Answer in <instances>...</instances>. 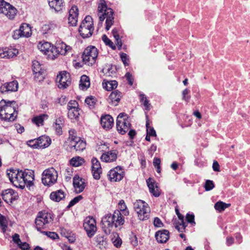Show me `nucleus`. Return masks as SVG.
<instances>
[{"label": "nucleus", "mask_w": 250, "mask_h": 250, "mask_svg": "<svg viewBox=\"0 0 250 250\" xmlns=\"http://www.w3.org/2000/svg\"><path fill=\"white\" fill-rule=\"evenodd\" d=\"M12 37L15 40H18L20 38L22 37V36L21 35V32L20 31L19 29H16L13 31Z\"/></svg>", "instance_id": "64"}, {"label": "nucleus", "mask_w": 250, "mask_h": 250, "mask_svg": "<svg viewBox=\"0 0 250 250\" xmlns=\"http://www.w3.org/2000/svg\"><path fill=\"white\" fill-rule=\"evenodd\" d=\"M175 212L178 216V219H176L173 221V225L179 232H185L187 224L184 221V216L180 213L177 207L175 208Z\"/></svg>", "instance_id": "15"}, {"label": "nucleus", "mask_w": 250, "mask_h": 250, "mask_svg": "<svg viewBox=\"0 0 250 250\" xmlns=\"http://www.w3.org/2000/svg\"><path fill=\"white\" fill-rule=\"evenodd\" d=\"M204 188L206 191H209L212 189L214 188L213 182L210 180H207L205 184Z\"/></svg>", "instance_id": "57"}, {"label": "nucleus", "mask_w": 250, "mask_h": 250, "mask_svg": "<svg viewBox=\"0 0 250 250\" xmlns=\"http://www.w3.org/2000/svg\"><path fill=\"white\" fill-rule=\"evenodd\" d=\"M58 179V172L53 167L45 169L42 173V183L45 186L50 187L55 184Z\"/></svg>", "instance_id": "10"}, {"label": "nucleus", "mask_w": 250, "mask_h": 250, "mask_svg": "<svg viewBox=\"0 0 250 250\" xmlns=\"http://www.w3.org/2000/svg\"><path fill=\"white\" fill-rule=\"evenodd\" d=\"M146 133L152 137H156L157 134L155 129L152 126L149 125V121L147 115H146Z\"/></svg>", "instance_id": "46"}, {"label": "nucleus", "mask_w": 250, "mask_h": 250, "mask_svg": "<svg viewBox=\"0 0 250 250\" xmlns=\"http://www.w3.org/2000/svg\"><path fill=\"white\" fill-rule=\"evenodd\" d=\"M118 85V82L116 81L112 80L105 81L104 80L103 82V87L107 91H111L115 89Z\"/></svg>", "instance_id": "37"}, {"label": "nucleus", "mask_w": 250, "mask_h": 250, "mask_svg": "<svg viewBox=\"0 0 250 250\" xmlns=\"http://www.w3.org/2000/svg\"><path fill=\"white\" fill-rule=\"evenodd\" d=\"M83 196L82 195H78L75 198H74L72 200H71L68 205L67 206V208H70L75 205L76 204L78 203L81 200L83 199Z\"/></svg>", "instance_id": "56"}, {"label": "nucleus", "mask_w": 250, "mask_h": 250, "mask_svg": "<svg viewBox=\"0 0 250 250\" xmlns=\"http://www.w3.org/2000/svg\"><path fill=\"white\" fill-rule=\"evenodd\" d=\"M122 97V94L121 92L117 90H114L111 93L108 97V103L112 105L117 106Z\"/></svg>", "instance_id": "26"}, {"label": "nucleus", "mask_w": 250, "mask_h": 250, "mask_svg": "<svg viewBox=\"0 0 250 250\" xmlns=\"http://www.w3.org/2000/svg\"><path fill=\"white\" fill-rule=\"evenodd\" d=\"M58 51H58L55 46L51 45V47L48 51V52L46 54L48 59L52 60L55 59L59 55Z\"/></svg>", "instance_id": "40"}, {"label": "nucleus", "mask_w": 250, "mask_h": 250, "mask_svg": "<svg viewBox=\"0 0 250 250\" xmlns=\"http://www.w3.org/2000/svg\"><path fill=\"white\" fill-rule=\"evenodd\" d=\"M12 239L13 242L16 243L18 246L21 245V244H22L23 242H22L20 238V235L17 234L15 233L14 235L12 236Z\"/></svg>", "instance_id": "63"}, {"label": "nucleus", "mask_w": 250, "mask_h": 250, "mask_svg": "<svg viewBox=\"0 0 250 250\" xmlns=\"http://www.w3.org/2000/svg\"><path fill=\"white\" fill-rule=\"evenodd\" d=\"M51 43L48 42H40L38 45V48L42 52L46 55L48 51L51 47Z\"/></svg>", "instance_id": "43"}, {"label": "nucleus", "mask_w": 250, "mask_h": 250, "mask_svg": "<svg viewBox=\"0 0 250 250\" xmlns=\"http://www.w3.org/2000/svg\"><path fill=\"white\" fill-rule=\"evenodd\" d=\"M189 90L187 88L184 89L182 92L183 100L187 102H188L190 99V96L189 95Z\"/></svg>", "instance_id": "61"}, {"label": "nucleus", "mask_w": 250, "mask_h": 250, "mask_svg": "<svg viewBox=\"0 0 250 250\" xmlns=\"http://www.w3.org/2000/svg\"><path fill=\"white\" fill-rule=\"evenodd\" d=\"M92 172L93 178L95 180H99L101 178V174L102 172V168L97 169L92 168Z\"/></svg>", "instance_id": "54"}, {"label": "nucleus", "mask_w": 250, "mask_h": 250, "mask_svg": "<svg viewBox=\"0 0 250 250\" xmlns=\"http://www.w3.org/2000/svg\"><path fill=\"white\" fill-rule=\"evenodd\" d=\"M66 194L62 189L52 191L49 196L50 199L55 202H59L65 198Z\"/></svg>", "instance_id": "28"}, {"label": "nucleus", "mask_w": 250, "mask_h": 250, "mask_svg": "<svg viewBox=\"0 0 250 250\" xmlns=\"http://www.w3.org/2000/svg\"><path fill=\"white\" fill-rule=\"evenodd\" d=\"M102 229L106 234H109L114 227L117 228L125 223V218L118 209L113 213L105 214L102 219Z\"/></svg>", "instance_id": "1"}, {"label": "nucleus", "mask_w": 250, "mask_h": 250, "mask_svg": "<svg viewBox=\"0 0 250 250\" xmlns=\"http://www.w3.org/2000/svg\"><path fill=\"white\" fill-rule=\"evenodd\" d=\"M230 206V204H227L222 201H218L215 204L214 208L216 210L221 212Z\"/></svg>", "instance_id": "45"}, {"label": "nucleus", "mask_w": 250, "mask_h": 250, "mask_svg": "<svg viewBox=\"0 0 250 250\" xmlns=\"http://www.w3.org/2000/svg\"><path fill=\"white\" fill-rule=\"evenodd\" d=\"M32 70L35 75V77L38 78L43 73V70L42 69L40 63L36 60L32 62Z\"/></svg>", "instance_id": "34"}, {"label": "nucleus", "mask_w": 250, "mask_h": 250, "mask_svg": "<svg viewBox=\"0 0 250 250\" xmlns=\"http://www.w3.org/2000/svg\"><path fill=\"white\" fill-rule=\"evenodd\" d=\"M95 239L97 245L101 249L106 248L107 245V237L106 235L99 234L95 237Z\"/></svg>", "instance_id": "30"}, {"label": "nucleus", "mask_w": 250, "mask_h": 250, "mask_svg": "<svg viewBox=\"0 0 250 250\" xmlns=\"http://www.w3.org/2000/svg\"><path fill=\"white\" fill-rule=\"evenodd\" d=\"M96 102V99L92 96L87 97L85 99V103L88 106L89 108L90 109H93V108H94Z\"/></svg>", "instance_id": "50"}, {"label": "nucleus", "mask_w": 250, "mask_h": 250, "mask_svg": "<svg viewBox=\"0 0 250 250\" xmlns=\"http://www.w3.org/2000/svg\"><path fill=\"white\" fill-rule=\"evenodd\" d=\"M92 20L91 17L86 16L79 27V32L83 39L91 37L93 33L94 27Z\"/></svg>", "instance_id": "9"}, {"label": "nucleus", "mask_w": 250, "mask_h": 250, "mask_svg": "<svg viewBox=\"0 0 250 250\" xmlns=\"http://www.w3.org/2000/svg\"><path fill=\"white\" fill-rule=\"evenodd\" d=\"M114 11L111 8L108 7L104 0H100L98 6L97 15L100 23L102 24L105 20V27L108 31L114 22Z\"/></svg>", "instance_id": "2"}, {"label": "nucleus", "mask_w": 250, "mask_h": 250, "mask_svg": "<svg viewBox=\"0 0 250 250\" xmlns=\"http://www.w3.org/2000/svg\"><path fill=\"white\" fill-rule=\"evenodd\" d=\"M118 152L117 150H112L103 153L101 156L102 161L106 163H111L116 161L117 159Z\"/></svg>", "instance_id": "20"}, {"label": "nucleus", "mask_w": 250, "mask_h": 250, "mask_svg": "<svg viewBox=\"0 0 250 250\" xmlns=\"http://www.w3.org/2000/svg\"><path fill=\"white\" fill-rule=\"evenodd\" d=\"M146 183L150 193L156 197H159L160 195V191L155 180L151 178H149L146 180Z\"/></svg>", "instance_id": "23"}, {"label": "nucleus", "mask_w": 250, "mask_h": 250, "mask_svg": "<svg viewBox=\"0 0 250 250\" xmlns=\"http://www.w3.org/2000/svg\"><path fill=\"white\" fill-rule=\"evenodd\" d=\"M85 141L81 139V138L77 141H75L72 144L68 145L71 151L75 150V151H82L86 147Z\"/></svg>", "instance_id": "24"}, {"label": "nucleus", "mask_w": 250, "mask_h": 250, "mask_svg": "<svg viewBox=\"0 0 250 250\" xmlns=\"http://www.w3.org/2000/svg\"><path fill=\"white\" fill-rule=\"evenodd\" d=\"M155 237L159 243H165L169 238V232L168 230L163 229L155 232Z\"/></svg>", "instance_id": "21"}, {"label": "nucleus", "mask_w": 250, "mask_h": 250, "mask_svg": "<svg viewBox=\"0 0 250 250\" xmlns=\"http://www.w3.org/2000/svg\"><path fill=\"white\" fill-rule=\"evenodd\" d=\"M56 82L58 86L60 89H65L71 83V78L69 73L66 71H61L58 74Z\"/></svg>", "instance_id": "13"}, {"label": "nucleus", "mask_w": 250, "mask_h": 250, "mask_svg": "<svg viewBox=\"0 0 250 250\" xmlns=\"http://www.w3.org/2000/svg\"><path fill=\"white\" fill-rule=\"evenodd\" d=\"M64 125V118L62 116H59L56 119L53 124V127L58 135H61L62 134V127Z\"/></svg>", "instance_id": "27"}, {"label": "nucleus", "mask_w": 250, "mask_h": 250, "mask_svg": "<svg viewBox=\"0 0 250 250\" xmlns=\"http://www.w3.org/2000/svg\"><path fill=\"white\" fill-rule=\"evenodd\" d=\"M73 185L75 192L80 193L83 191L86 184L84 179L80 177L78 175H75L73 179Z\"/></svg>", "instance_id": "18"}, {"label": "nucleus", "mask_w": 250, "mask_h": 250, "mask_svg": "<svg viewBox=\"0 0 250 250\" xmlns=\"http://www.w3.org/2000/svg\"><path fill=\"white\" fill-rule=\"evenodd\" d=\"M120 58L125 66L129 64V59L126 53H122L120 54Z\"/></svg>", "instance_id": "55"}, {"label": "nucleus", "mask_w": 250, "mask_h": 250, "mask_svg": "<svg viewBox=\"0 0 250 250\" xmlns=\"http://www.w3.org/2000/svg\"><path fill=\"white\" fill-rule=\"evenodd\" d=\"M130 241L131 244L133 247H136L138 245V241L137 237L136 235H135L133 233H132L130 236Z\"/></svg>", "instance_id": "60"}, {"label": "nucleus", "mask_w": 250, "mask_h": 250, "mask_svg": "<svg viewBox=\"0 0 250 250\" xmlns=\"http://www.w3.org/2000/svg\"><path fill=\"white\" fill-rule=\"evenodd\" d=\"M0 227L1 229L2 232L4 233L6 232L8 227V221L4 215L0 213Z\"/></svg>", "instance_id": "48"}, {"label": "nucleus", "mask_w": 250, "mask_h": 250, "mask_svg": "<svg viewBox=\"0 0 250 250\" xmlns=\"http://www.w3.org/2000/svg\"><path fill=\"white\" fill-rule=\"evenodd\" d=\"M102 71L107 76H111L116 73L112 64H106L103 68Z\"/></svg>", "instance_id": "47"}, {"label": "nucleus", "mask_w": 250, "mask_h": 250, "mask_svg": "<svg viewBox=\"0 0 250 250\" xmlns=\"http://www.w3.org/2000/svg\"><path fill=\"white\" fill-rule=\"evenodd\" d=\"M0 13L4 15L8 19H14L17 13V9L4 0H0Z\"/></svg>", "instance_id": "11"}, {"label": "nucleus", "mask_w": 250, "mask_h": 250, "mask_svg": "<svg viewBox=\"0 0 250 250\" xmlns=\"http://www.w3.org/2000/svg\"><path fill=\"white\" fill-rule=\"evenodd\" d=\"M102 40L106 45H108L113 50H115L116 49V46L114 44L113 42L107 37L106 35H103Z\"/></svg>", "instance_id": "51"}, {"label": "nucleus", "mask_w": 250, "mask_h": 250, "mask_svg": "<svg viewBox=\"0 0 250 250\" xmlns=\"http://www.w3.org/2000/svg\"><path fill=\"white\" fill-rule=\"evenodd\" d=\"M133 208L140 220L146 221L149 218L150 209L145 201L141 200H136L133 203Z\"/></svg>", "instance_id": "5"}, {"label": "nucleus", "mask_w": 250, "mask_h": 250, "mask_svg": "<svg viewBox=\"0 0 250 250\" xmlns=\"http://www.w3.org/2000/svg\"><path fill=\"white\" fill-rule=\"evenodd\" d=\"M131 126L129 117L125 113H120L116 120V128L118 132L124 135L130 128Z\"/></svg>", "instance_id": "7"}, {"label": "nucleus", "mask_w": 250, "mask_h": 250, "mask_svg": "<svg viewBox=\"0 0 250 250\" xmlns=\"http://www.w3.org/2000/svg\"><path fill=\"white\" fill-rule=\"evenodd\" d=\"M118 210L121 211L122 215L124 216H128L129 214V211L124 200L122 199L118 203Z\"/></svg>", "instance_id": "39"}, {"label": "nucleus", "mask_w": 250, "mask_h": 250, "mask_svg": "<svg viewBox=\"0 0 250 250\" xmlns=\"http://www.w3.org/2000/svg\"><path fill=\"white\" fill-rule=\"evenodd\" d=\"M153 225L155 227L157 228H161L164 226V224L158 217H155L153 221Z\"/></svg>", "instance_id": "62"}, {"label": "nucleus", "mask_w": 250, "mask_h": 250, "mask_svg": "<svg viewBox=\"0 0 250 250\" xmlns=\"http://www.w3.org/2000/svg\"><path fill=\"white\" fill-rule=\"evenodd\" d=\"M58 50L59 54L65 55L67 52L71 50V47L67 45L63 42H58L55 46Z\"/></svg>", "instance_id": "35"}, {"label": "nucleus", "mask_w": 250, "mask_h": 250, "mask_svg": "<svg viewBox=\"0 0 250 250\" xmlns=\"http://www.w3.org/2000/svg\"><path fill=\"white\" fill-rule=\"evenodd\" d=\"M53 221V215L51 213L45 211H40L35 219L36 228L41 232L42 229H46L48 224Z\"/></svg>", "instance_id": "6"}, {"label": "nucleus", "mask_w": 250, "mask_h": 250, "mask_svg": "<svg viewBox=\"0 0 250 250\" xmlns=\"http://www.w3.org/2000/svg\"><path fill=\"white\" fill-rule=\"evenodd\" d=\"M57 27V24L54 21H51L44 24L42 27V31L43 34L51 33Z\"/></svg>", "instance_id": "32"}, {"label": "nucleus", "mask_w": 250, "mask_h": 250, "mask_svg": "<svg viewBox=\"0 0 250 250\" xmlns=\"http://www.w3.org/2000/svg\"><path fill=\"white\" fill-rule=\"evenodd\" d=\"M19 87V83L17 81L6 82L0 87V92L2 94L17 91Z\"/></svg>", "instance_id": "16"}, {"label": "nucleus", "mask_w": 250, "mask_h": 250, "mask_svg": "<svg viewBox=\"0 0 250 250\" xmlns=\"http://www.w3.org/2000/svg\"><path fill=\"white\" fill-rule=\"evenodd\" d=\"M67 108L68 111L70 110L71 109H73L80 108L79 107V104L78 102L76 100H70L67 104Z\"/></svg>", "instance_id": "53"}, {"label": "nucleus", "mask_w": 250, "mask_h": 250, "mask_svg": "<svg viewBox=\"0 0 250 250\" xmlns=\"http://www.w3.org/2000/svg\"><path fill=\"white\" fill-rule=\"evenodd\" d=\"M84 162L85 161L84 159L80 156L74 157L72 158L69 161L70 165L74 167L81 166L83 165Z\"/></svg>", "instance_id": "38"}, {"label": "nucleus", "mask_w": 250, "mask_h": 250, "mask_svg": "<svg viewBox=\"0 0 250 250\" xmlns=\"http://www.w3.org/2000/svg\"><path fill=\"white\" fill-rule=\"evenodd\" d=\"M109 180L111 182H119L125 176V172L121 166H118L110 169L107 174Z\"/></svg>", "instance_id": "14"}, {"label": "nucleus", "mask_w": 250, "mask_h": 250, "mask_svg": "<svg viewBox=\"0 0 250 250\" xmlns=\"http://www.w3.org/2000/svg\"><path fill=\"white\" fill-rule=\"evenodd\" d=\"M69 133V137L68 138V141L69 142V144H72L75 142V141H77L80 139V137L77 136V131L74 129H71L68 131Z\"/></svg>", "instance_id": "44"}, {"label": "nucleus", "mask_w": 250, "mask_h": 250, "mask_svg": "<svg viewBox=\"0 0 250 250\" xmlns=\"http://www.w3.org/2000/svg\"><path fill=\"white\" fill-rule=\"evenodd\" d=\"M98 55L97 48L94 46H89L85 48L83 53V62L87 65L92 66L96 63Z\"/></svg>", "instance_id": "8"}, {"label": "nucleus", "mask_w": 250, "mask_h": 250, "mask_svg": "<svg viewBox=\"0 0 250 250\" xmlns=\"http://www.w3.org/2000/svg\"><path fill=\"white\" fill-rule=\"evenodd\" d=\"M113 118L110 115H105L101 118V125L106 130L111 129L113 125Z\"/></svg>", "instance_id": "25"}, {"label": "nucleus", "mask_w": 250, "mask_h": 250, "mask_svg": "<svg viewBox=\"0 0 250 250\" xmlns=\"http://www.w3.org/2000/svg\"><path fill=\"white\" fill-rule=\"evenodd\" d=\"M79 10L77 6L73 5L69 11V16L68 18V24L69 25L74 26L77 25Z\"/></svg>", "instance_id": "19"}, {"label": "nucleus", "mask_w": 250, "mask_h": 250, "mask_svg": "<svg viewBox=\"0 0 250 250\" xmlns=\"http://www.w3.org/2000/svg\"><path fill=\"white\" fill-rule=\"evenodd\" d=\"M91 163H92V166H91V169H98L102 168L101 166V164L100 162L97 160L96 158H93L91 160Z\"/></svg>", "instance_id": "59"}, {"label": "nucleus", "mask_w": 250, "mask_h": 250, "mask_svg": "<svg viewBox=\"0 0 250 250\" xmlns=\"http://www.w3.org/2000/svg\"><path fill=\"white\" fill-rule=\"evenodd\" d=\"M90 85V79L88 76L83 75L81 76L79 83V88L83 90H87Z\"/></svg>", "instance_id": "33"}, {"label": "nucleus", "mask_w": 250, "mask_h": 250, "mask_svg": "<svg viewBox=\"0 0 250 250\" xmlns=\"http://www.w3.org/2000/svg\"><path fill=\"white\" fill-rule=\"evenodd\" d=\"M80 108L70 109L68 111L67 116L71 120H78L80 116Z\"/></svg>", "instance_id": "42"}, {"label": "nucleus", "mask_w": 250, "mask_h": 250, "mask_svg": "<svg viewBox=\"0 0 250 250\" xmlns=\"http://www.w3.org/2000/svg\"><path fill=\"white\" fill-rule=\"evenodd\" d=\"M14 101L6 102L2 100L0 102V119L2 121L12 122L15 120L18 115Z\"/></svg>", "instance_id": "3"}, {"label": "nucleus", "mask_w": 250, "mask_h": 250, "mask_svg": "<svg viewBox=\"0 0 250 250\" xmlns=\"http://www.w3.org/2000/svg\"><path fill=\"white\" fill-rule=\"evenodd\" d=\"M41 232L45 234L48 237L51 238L53 240H55L59 238V235L57 233L55 232L42 231Z\"/></svg>", "instance_id": "58"}, {"label": "nucleus", "mask_w": 250, "mask_h": 250, "mask_svg": "<svg viewBox=\"0 0 250 250\" xmlns=\"http://www.w3.org/2000/svg\"><path fill=\"white\" fill-rule=\"evenodd\" d=\"M50 7L56 11H61L63 7V0H47Z\"/></svg>", "instance_id": "31"}, {"label": "nucleus", "mask_w": 250, "mask_h": 250, "mask_svg": "<svg viewBox=\"0 0 250 250\" xmlns=\"http://www.w3.org/2000/svg\"><path fill=\"white\" fill-rule=\"evenodd\" d=\"M7 175L10 181L16 187L21 189L25 188L23 182L24 171L19 169L10 168L7 170Z\"/></svg>", "instance_id": "4"}, {"label": "nucleus", "mask_w": 250, "mask_h": 250, "mask_svg": "<svg viewBox=\"0 0 250 250\" xmlns=\"http://www.w3.org/2000/svg\"><path fill=\"white\" fill-rule=\"evenodd\" d=\"M140 102L145 107V110L149 111L150 109V104L149 100L144 94H140Z\"/></svg>", "instance_id": "49"}, {"label": "nucleus", "mask_w": 250, "mask_h": 250, "mask_svg": "<svg viewBox=\"0 0 250 250\" xmlns=\"http://www.w3.org/2000/svg\"><path fill=\"white\" fill-rule=\"evenodd\" d=\"M195 216L193 213L188 212L186 214V219L188 223L190 224L191 226L195 225L196 223L194 220Z\"/></svg>", "instance_id": "52"}, {"label": "nucleus", "mask_w": 250, "mask_h": 250, "mask_svg": "<svg viewBox=\"0 0 250 250\" xmlns=\"http://www.w3.org/2000/svg\"><path fill=\"white\" fill-rule=\"evenodd\" d=\"M48 116L47 114H43L34 117L32 119L33 122L38 126L43 125L44 120L47 119Z\"/></svg>", "instance_id": "41"}, {"label": "nucleus", "mask_w": 250, "mask_h": 250, "mask_svg": "<svg viewBox=\"0 0 250 250\" xmlns=\"http://www.w3.org/2000/svg\"><path fill=\"white\" fill-rule=\"evenodd\" d=\"M36 142L39 148H44L48 147L51 144V140L48 136L43 135L37 139Z\"/></svg>", "instance_id": "29"}, {"label": "nucleus", "mask_w": 250, "mask_h": 250, "mask_svg": "<svg viewBox=\"0 0 250 250\" xmlns=\"http://www.w3.org/2000/svg\"><path fill=\"white\" fill-rule=\"evenodd\" d=\"M1 196L3 200L7 203H12L14 201L18 199L19 196L17 192L11 188L2 190Z\"/></svg>", "instance_id": "17"}, {"label": "nucleus", "mask_w": 250, "mask_h": 250, "mask_svg": "<svg viewBox=\"0 0 250 250\" xmlns=\"http://www.w3.org/2000/svg\"><path fill=\"white\" fill-rule=\"evenodd\" d=\"M19 29L21 32L22 37L28 38L31 35V29L29 24L22 23L20 26Z\"/></svg>", "instance_id": "36"}, {"label": "nucleus", "mask_w": 250, "mask_h": 250, "mask_svg": "<svg viewBox=\"0 0 250 250\" xmlns=\"http://www.w3.org/2000/svg\"><path fill=\"white\" fill-rule=\"evenodd\" d=\"M83 226L89 237L91 238L94 235L97 231V226L96 220L93 217H86L84 220Z\"/></svg>", "instance_id": "12"}, {"label": "nucleus", "mask_w": 250, "mask_h": 250, "mask_svg": "<svg viewBox=\"0 0 250 250\" xmlns=\"http://www.w3.org/2000/svg\"><path fill=\"white\" fill-rule=\"evenodd\" d=\"M34 177V171L33 170L28 169L24 170L23 182L25 187H30L33 185Z\"/></svg>", "instance_id": "22"}]
</instances>
